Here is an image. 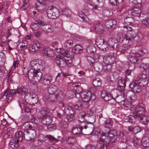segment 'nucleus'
Returning <instances> with one entry per match:
<instances>
[{
	"instance_id": "nucleus-12",
	"label": "nucleus",
	"mask_w": 149,
	"mask_h": 149,
	"mask_svg": "<svg viewBox=\"0 0 149 149\" xmlns=\"http://www.w3.org/2000/svg\"><path fill=\"white\" fill-rule=\"evenodd\" d=\"M135 81H138V83L142 87L146 86L148 83L146 76L144 74L139 75Z\"/></svg>"
},
{
	"instance_id": "nucleus-55",
	"label": "nucleus",
	"mask_w": 149,
	"mask_h": 149,
	"mask_svg": "<svg viewBox=\"0 0 149 149\" xmlns=\"http://www.w3.org/2000/svg\"><path fill=\"white\" fill-rule=\"evenodd\" d=\"M47 139H49V141L54 142H56L58 141V140L52 136L51 135H47Z\"/></svg>"
},
{
	"instance_id": "nucleus-38",
	"label": "nucleus",
	"mask_w": 149,
	"mask_h": 149,
	"mask_svg": "<svg viewBox=\"0 0 149 149\" xmlns=\"http://www.w3.org/2000/svg\"><path fill=\"white\" fill-rule=\"evenodd\" d=\"M95 42L96 45H97V47L99 48L100 46H101L104 42L103 39L101 38L100 36L98 37L97 39L95 40Z\"/></svg>"
},
{
	"instance_id": "nucleus-53",
	"label": "nucleus",
	"mask_w": 149,
	"mask_h": 149,
	"mask_svg": "<svg viewBox=\"0 0 149 149\" xmlns=\"http://www.w3.org/2000/svg\"><path fill=\"white\" fill-rule=\"evenodd\" d=\"M113 125V122L110 120H107L105 123V126L106 128H111Z\"/></svg>"
},
{
	"instance_id": "nucleus-41",
	"label": "nucleus",
	"mask_w": 149,
	"mask_h": 149,
	"mask_svg": "<svg viewBox=\"0 0 149 149\" xmlns=\"http://www.w3.org/2000/svg\"><path fill=\"white\" fill-rule=\"evenodd\" d=\"M47 137L46 136H45L43 134H40L38 136V141L41 142H45L47 140Z\"/></svg>"
},
{
	"instance_id": "nucleus-44",
	"label": "nucleus",
	"mask_w": 149,
	"mask_h": 149,
	"mask_svg": "<svg viewBox=\"0 0 149 149\" xmlns=\"http://www.w3.org/2000/svg\"><path fill=\"white\" fill-rule=\"evenodd\" d=\"M96 51L95 46H89L87 48V51L89 53L93 54Z\"/></svg>"
},
{
	"instance_id": "nucleus-34",
	"label": "nucleus",
	"mask_w": 149,
	"mask_h": 149,
	"mask_svg": "<svg viewBox=\"0 0 149 149\" xmlns=\"http://www.w3.org/2000/svg\"><path fill=\"white\" fill-rule=\"evenodd\" d=\"M74 52L77 53H80L82 52V48L79 45H76L73 47Z\"/></svg>"
},
{
	"instance_id": "nucleus-21",
	"label": "nucleus",
	"mask_w": 149,
	"mask_h": 149,
	"mask_svg": "<svg viewBox=\"0 0 149 149\" xmlns=\"http://www.w3.org/2000/svg\"><path fill=\"white\" fill-rule=\"evenodd\" d=\"M52 79L50 76H44L41 79V83L44 86L48 85L51 82Z\"/></svg>"
},
{
	"instance_id": "nucleus-58",
	"label": "nucleus",
	"mask_w": 149,
	"mask_h": 149,
	"mask_svg": "<svg viewBox=\"0 0 149 149\" xmlns=\"http://www.w3.org/2000/svg\"><path fill=\"white\" fill-rule=\"evenodd\" d=\"M74 107L75 109L77 110L81 109L82 107L81 102H77L74 106Z\"/></svg>"
},
{
	"instance_id": "nucleus-18",
	"label": "nucleus",
	"mask_w": 149,
	"mask_h": 149,
	"mask_svg": "<svg viewBox=\"0 0 149 149\" xmlns=\"http://www.w3.org/2000/svg\"><path fill=\"white\" fill-rule=\"evenodd\" d=\"M101 96L104 100L106 101L110 100L113 97V95L109 92L105 90H103L102 91Z\"/></svg>"
},
{
	"instance_id": "nucleus-40",
	"label": "nucleus",
	"mask_w": 149,
	"mask_h": 149,
	"mask_svg": "<svg viewBox=\"0 0 149 149\" xmlns=\"http://www.w3.org/2000/svg\"><path fill=\"white\" fill-rule=\"evenodd\" d=\"M73 42L71 40H68L65 42L64 43V46L67 48H70L72 46Z\"/></svg>"
},
{
	"instance_id": "nucleus-13",
	"label": "nucleus",
	"mask_w": 149,
	"mask_h": 149,
	"mask_svg": "<svg viewBox=\"0 0 149 149\" xmlns=\"http://www.w3.org/2000/svg\"><path fill=\"white\" fill-rule=\"evenodd\" d=\"M116 58L112 56H107L104 57L103 62L106 65H111L115 62Z\"/></svg>"
},
{
	"instance_id": "nucleus-3",
	"label": "nucleus",
	"mask_w": 149,
	"mask_h": 149,
	"mask_svg": "<svg viewBox=\"0 0 149 149\" xmlns=\"http://www.w3.org/2000/svg\"><path fill=\"white\" fill-rule=\"evenodd\" d=\"M22 71L24 74H27L28 79L31 81L34 80L36 82H40L42 78V73L40 70L31 68L28 70L27 69L24 68Z\"/></svg>"
},
{
	"instance_id": "nucleus-25",
	"label": "nucleus",
	"mask_w": 149,
	"mask_h": 149,
	"mask_svg": "<svg viewBox=\"0 0 149 149\" xmlns=\"http://www.w3.org/2000/svg\"><path fill=\"white\" fill-rule=\"evenodd\" d=\"M58 88L56 86L54 85H51L48 88V92L49 94L53 95L56 92Z\"/></svg>"
},
{
	"instance_id": "nucleus-29",
	"label": "nucleus",
	"mask_w": 149,
	"mask_h": 149,
	"mask_svg": "<svg viewBox=\"0 0 149 149\" xmlns=\"http://www.w3.org/2000/svg\"><path fill=\"white\" fill-rule=\"evenodd\" d=\"M64 112L66 114H69L70 113H74V112L73 108L69 105H67L65 107Z\"/></svg>"
},
{
	"instance_id": "nucleus-60",
	"label": "nucleus",
	"mask_w": 149,
	"mask_h": 149,
	"mask_svg": "<svg viewBox=\"0 0 149 149\" xmlns=\"http://www.w3.org/2000/svg\"><path fill=\"white\" fill-rule=\"evenodd\" d=\"M22 43V44L20 45V47L22 49H25L27 47V43L26 41L23 42H20V43Z\"/></svg>"
},
{
	"instance_id": "nucleus-7",
	"label": "nucleus",
	"mask_w": 149,
	"mask_h": 149,
	"mask_svg": "<svg viewBox=\"0 0 149 149\" xmlns=\"http://www.w3.org/2000/svg\"><path fill=\"white\" fill-rule=\"evenodd\" d=\"M145 54L143 50H141L139 53L134 54L131 53L130 54L128 57V59L132 63L135 64L139 59L140 56H143Z\"/></svg>"
},
{
	"instance_id": "nucleus-61",
	"label": "nucleus",
	"mask_w": 149,
	"mask_h": 149,
	"mask_svg": "<svg viewBox=\"0 0 149 149\" xmlns=\"http://www.w3.org/2000/svg\"><path fill=\"white\" fill-rule=\"evenodd\" d=\"M130 38L132 40L133 43L135 42H137L140 40L139 37V36L137 35L136 36L134 37H132V38Z\"/></svg>"
},
{
	"instance_id": "nucleus-2",
	"label": "nucleus",
	"mask_w": 149,
	"mask_h": 149,
	"mask_svg": "<svg viewBox=\"0 0 149 149\" xmlns=\"http://www.w3.org/2000/svg\"><path fill=\"white\" fill-rule=\"evenodd\" d=\"M73 53L71 51L65 50L56 56L55 62L61 67H64L66 65L68 67H70L73 65Z\"/></svg>"
},
{
	"instance_id": "nucleus-51",
	"label": "nucleus",
	"mask_w": 149,
	"mask_h": 149,
	"mask_svg": "<svg viewBox=\"0 0 149 149\" xmlns=\"http://www.w3.org/2000/svg\"><path fill=\"white\" fill-rule=\"evenodd\" d=\"M142 23L145 26L148 27L149 26L148 18V17H146L143 19L142 21Z\"/></svg>"
},
{
	"instance_id": "nucleus-47",
	"label": "nucleus",
	"mask_w": 149,
	"mask_h": 149,
	"mask_svg": "<svg viewBox=\"0 0 149 149\" xmlns=\"http://www.w3.org/2000/svg\"><path fill=\"white\" fill-rule=\"evenodd\" d=\"M9 91L8 89H7L1 95H0V98H3V100L6 99L7 97Z\"/></svg>"
},
{
	"instance_id": "nucleus-28",
	"label": "nucleus",
	"mask_w": 149,
	"mask_h": 149,
	"mask_svg": "<svg viewBox=\"0 0 149 149\" xmlns=\"http://www.w3.org/2000/svg\"><path fill=\"white\" fill-rule=\"evenodd\" d=\"M134 22V18L132 17H128L124 19V22L127 25H132Z\"/></svg>"
},
{
	"instance_id": "nucleus-57",
	"label": "nucleus",
	"mask_w": 149,
	"mask_h": 149,
	"mask_svg": "<svg viewBox=\"0 0 149 149\" xmlns=\"http://www.w3.org/2000/svg\"><path fill=\"white\" fill-rule=\"evenodd\" d=\"M141 130L140 127L138 126H135L133 130V132L134 134H136Z\"/></svg>"
},
{
	"instance_id": "nucleus-54",
	"label": "nucleus",
	"mask_w": 149,
	"mask_h": 149,
	"mask_svg": "<svg viewBox=\"0 0 149 149\" xmlns=\"http://www.w3.org/2000/svg\"><path fill=\"white\" fill-rule=\"evenodd\" d=\"M74 114L70 113L69 114H67L68 115L67 116V118L69 121H72L74 120L75 117Z\"/></svg>"
},
{
	"instance_id": "nucleus-14",
	"label": "nucleus",
	"mask_w": 149,
	"mask_h": 149,
	"mask_svg": "<svg viewBox=\"0 0 149 149\" xmlns=\"http://www.w3.org/2000/svg\"><path fill=\"white\" fill-rule=\"evenodd\" d=\"M92 93L90 91H85L81 93V96L82 100L83 102H87L91 99Z\"/></svg>"
},
{
	"instance_id": "nucleus-64",
	"label": "nucleus",
	"mask_w": 149,
	"mask_h": 149,
	"mask_svg": "<svg viewBox=\"0 0 149 149\" xmlns=\"http://www.w3.org/2000/svg\"><path fill=\"white\" fill-rule=\"evenodd\" d=\"M47 128L50 130H52L55 129L56 128L55 125L54 124H52L49 125L47 126Z\"/></svg>"
},
{
	"instance_id": "nucleus-59",
	"label": "nucleus",
	"mask_w": 149,
	"mask_h": 149,
	"mask_svg": "<svg viewBox=\"0 0 149 149\" xmlns=\"http://www.w3.org/2000/svg\"><path fill=\"white\" fill-rule=\"evenodd\" d=\"M34 24H39L40 25L43 26L44 25V22L41 20H35L33 22Z\"/></svg>"
},
{
	"instance_id": "nucleus-4",
	"label": "nucleus",
	"mask_w": 149,
	"mask_h": 149,
	"mask_svg": "<svg viewBox=\"0 0 149 149\" xmlns=\"http://www.w3.org/2000/svg\"><path fill=\"white\" fill-rule=\"evenodd\" d=\"M93 128H90L87 125H84V123L80 124L79 127H74L72 130V133L74 134H78L82 133L84 135H88L93 132Z\"/></svg>"
},
{
	"instance_id": "nucleus-46",
	"label": "nucleus",
	"mask_w": 149,
	"mask_h": 149,
	"mask_svg": "<svg viewBox=\"0 0 149 149\" xmlns=\"http://www.w3.org/2000/svg\"><path fill=\"white\" fill-rule=\"evenodd\" d=\"M126 120H127L129 122L133 123L136 121V118L134 116L130 115L127 117Z\"/></svg>"
},
{
	"instance_id": "nucleus-20",
	"label": "nucleus",
	"mask_w": 149,
	"mask_h": 149,
	"mask_svg": "<svg viewBox=\"0 0 149 149\" xmlns=\"http://www.w3.org/2000/svg\"><path fill=\"white\" fill-rule=\"evenodd\" d=\"M40 119L43 124L48 125L52 122V117L48 115L44 117H41Z\"/></svg>"
},
{
	"instance_id": "nucleus-49",
	"label": "nucleus",
	"mask_w": 149,
	"mask_h": 149,
	"mask_svg": "<svg viewBox=\"0 0 149 149\" xmlns=\"http://www.w3.org/2000/svg\"><path fill=\"white\" fill-rule=\"evenodd\" d=\"M100 49H102L103 51H106L107 50L109 49V50L110 48L108 46V44H106L104 42L103 44H102L100 46L99 48Z\"/></svg>"
},
{
	"instance_id": "nucleus-8",
	"label": "nucleus",
	"mask_w": 149,
	"mask_h": 149,
	"mask_svg": "<svg viewBox=\"0 0 149 149\" xmlns=\"http://www.w3.org/2000/svg\"><path fill=\"white\" fill-rule=\"evenodd\" d=\"M130 110L137 118L143 116V114L145 113V109L142 106H137L135 109L131 107Z\"/></svg>"
},
{
	"instance_id": "nucleus-52",
	"label": "nucleus",
	"mask_w": 149,
	"mask_h": 149,
	"mask_svg": "<svg viewBox=\"0 0 149 149\" xmlns=\"http://www.w3.org/2000/svg\"><path fill=\"white\" fill-rule=\"evenodd\" d=\"M61 13L62 15H65L68 17L70 18L71 17V15L68 14L69 13V10L68 9H65L62 10L61 11Z\"/></svg>"
},
{
	"instance_id": "nucleus-6",
	"label": "nucleus",
	"mask_w": 149,
	"mask_h": 149,
	"mask_svg": "<svg viewBox=\"0 0 149 149\" xmlns=\"http://www.w3.org/2000/svg\"><path fill=\"white\" fill-rule=\"evenodd\" d=\"M47 13L48 17L52 19L56 18L60 14L58 10L54 6L49 7L47 10Z\"/></svg>"
},
{
	"instance_id": "nucleus-5",
	"label": "nucleus",
	"mask_w": 149,
	"mask_h": 149,
	"mask_svg": "<svg viewBox=\"0 0 149 149\" xmlns=\"http://www.w3.org/2000/svg\"><path fill=\"white\" fill-rule=\"evenodd\" d=\"M118 41L123 43V45L120 47L118 51L123 54L126 52L127 50L129 49L128 47L133 44L132 40L129 36L126 34L125 35V38L124 39H121Z\"/></svg>"
},
{
	"instance_id": "nucleus-37",
	"label": "nucleus",
	"mask_w": 149,
	"mask_h": 149,
	"mask_svg": "<svg viewBox=\"0 0 149 149\" xmlns=\"http://www.w3.org/2000/svg\"><path fill=\"white\" fill-rule=\"evenodd\" d=\"M94 29L95 31L99 33H102L103 30L102 26L100 24L96 25Z\"/></svg>"
},
{
	"instance_id": "nucleus-23",
	"label": "nucleus",
	"mask_w": 149,
	"mask_h": 149,
	"mask_svg": "<svg viewBox=\"0 0 149 149\" xmlns=\"http://www.w3.org/2000/svg\"><path fill=\"white\" fill-rule=\"evenodd\" d=\"M108 45L110 48L109 50L113 51L114 50L115 46H117V45L114 42L113 39L111 38L108 41Z\"/></svg>"
},
{
	"instance_id": "nucleus-43",
	"label": "nucleus",
	"mask_w": 149,
	"mask_h": 149,
	"mask_svg": "<svg viewBox=\"0 0 149 149\" xmlns=\"http://www.w3.org/2000/svg\"><path fill=\"white\" fill-rule=\"evenodd\" d=\"M78 15L84 21L88 22L89 20V19L87 16L82 12L79 13Z\"/></svg>"
},
{
	"instance_id": "nucleus-16",
	"label": "nucleus",
	"mask_w": 149,
	"mask_h": 149,
	"mask_svg": "<svg viewBox=\"0 0 149 149\" xmlns=\"http://www.w3.org/2000/svg\"><path fill=\"white\" fill-rule=\"evenodd\" d=\"M40 48L39 43L38 42H35L29 45V49L31 52H36L38 51Z\"/></svg>"
},
{
	"instance_id": "nucleus-24",
	"label": "nucleus",
	"mask_w": 149,
	"mask_h": 149,
	"mask_svg": "<svg viewBox=\"0 0 149 149\" xmlns=\"http://www.w3.org/2000/svg\"><path fill=\"white\" fill-rule=\"evenodd\" d=\"M49 110L47 107H42L40 109V114L42 116L41 117H44L48 115Z\"/></svg>"
},
{
	"instance_id": "nucleus-62",
	"label": "nucleus",
	"mask_w": 149,
	"mask_h": 149,
	"mask_svg": "<svg viewBox=\"0 0 149 149\" xmlns=\"http://www.w3.org/2000/svg\"><path fill=\"white\" fill-rule=\"evenodd\" d=\"M78 118L79 120L81 123V124L82 123H84V125H86V120H85L84 118H81V117L80 115L78 116Z\"/></svg>"
},
{
	"instance_id": "nucleus-36",
	"label": "nucleus",
	"mask_w": 149,
	"mask_h": 149,
	"mask_svg": "<svg viewBox=\"0 0 149 149\" xmlns=\"http://www.w3.org/2000/svg\"><path fill=\"white\" fill-rule=\"evenodd\" d=\"M44 54L49 57L52 56L53 54V51L51 49L49 48H46L44 50Z\"/></svg>"
},
{
	"instance_id": "nucleus-33",
	"label": "nucleus",
	"mask_w": 149,
	"mask_h": 149,
	"mask_svg": "<svg viewBox=\"0 0 149 149\" xmlns=\"http://www.w3.org/2000/svg\"><path fill=\"white\" fill-rule=\"evenodd\" d=\"M132 143L135 147L138 148L140 146L141 142L140 139L136 137H134L133 139Z\"/></svg>"
},
{
	"instance_id": "nucleus-10",
	"label": "nucleus",
	"mask_w": 149,
	"mask_h": 149,
	"mask_svg": "<svg viewBox=\"0 0 149 149\" xmlns=\"http://www.w3.org/2000/svg\"><path fill=\"white\" fill-rule=\"evenodd\" d=\"M138 82V81H134L129 85L130 88L134 93L139 92L141 91V87Z\"/></svg>"
},
{
	"instance_id": "nucleus-39",
	"label": "nucleus",
	"mask_w": 149,
	"mask_h": 149,
	"mask_svg": "<svg viewBox=\"0 0 149 149\" xmlns=\"http://www.w3.org/2000/svg\"><path fill=\"white\" fill-rule=\"evenodd\" d=\"M29 0H25L23 1V4L21 6L20 9L22 10H25L29 7Z\"/></svg>"
},
{
	"instance_id": "nucleus-9",
	"label": "nucleus",
	"mask_w": 149,
	"mask_h": 149,
	"mask_svg": "<svg viewBox=\"0 0 149 149\" xmlns=\"http://www.w3.org/2000/svg\"><path fill=\"white\" fill-rule=\"evenodd\" d=\"M24 138L27 141H30L33 140L36 136V133L34 130L29 131L25 130L24 132Z\"/></svg>"
},
{
	"instance_id": "nucleus-17",
	"label": "nucleus",
	"mask_w": 149,
	"mask_h": 149,
	"mask_svg": "<svg viewBox=\"0 0 149 149\" xmlns=\"http://www.w3.org/2000/svg\"><path fill=\"white\" fill-rule=\"evenodd\" d=\"M17 93L22 96L25 97L26 94L28 92V90L27 88L23 86H19L17 88Z\"/></svg>"
},
{
	"instance_id": "nucleus-27",
	"label": "nucleus",
	"mask_w": 149,
	"mask_h": 149,
	"mask_svg": "<svg viewBox=\"0 0 149 149\" xmlns=\"http://www.w3.org/2000/svg\"><path fill=\"white\" fill-rule=\"evenodd\" d=\"M141 143L144 147H149V138L147 136L143 137L141 140Z\"/></svg>"
},
{
	"instance_id": "nucleus-22",
	"label": "nucleus",
	"mask_w": 149,
	"mask_h": 149,
	"mask_svg": "<svg viewBox=\"0 0 149 149\" xmlns=\"http://www.w3.org/2000/svg\"><path fill=\"white\" fill-rule=\"evenodd\" d=\"M139 120L142 123L146 124L149 121V116L147 114H143V116L138 118Z\"/></svg>"
},
{
	"instance_id": "nucleus-11",
	"label": "nucleus",
	"mask_w": 149,
	"mask_h": 149,
	"mask_svg": "<svg viewBox=\"0 0 149 149\" xmlns=\"http://www.w3.org/2000/svg\"><path fill=\"white\" fill-rule=\"evenodd\" d=\"M95 108L93 107L90 110L88 111H91V112L92 113V114H90L91 115H89L88 116H87V117H86V118L87 120H86V122L87 123L92 124L95 122V120L96 116L94 113L95 112Z\"/></svg>"
},
{
	"instance_id": "nucleus-45",
	"label": "nucleus",
	"mask_w": 149,
	"mask_h": 149,
	"mask_svg": "<svg viewBox=\"0 0 149 149\" xmlns=\"http://www.w3.org/2000/svg\"><path fill=\"white\" fill-rule=\"evenodd\" d=\"M93 84L95 86L99 87L101 85V82L99 79L95 78L93 79Z\"/></svg>"
},
{
	"instance_id": "nucleus-1",
	"label": "nucleus",
	"mask_w": 149,
	"mask_h": 149,
	"mask_svg": "<svg viewBox=\"0 0 149 149\" xmlns=\"http://www.w3.org/2000/svg\"><path fill=\"white\" fill-rule=\"evenodd\" d=\"M117 137V133L116 130L112 129L106 134L103 132L97 144V147L100 149H107L111 143L115 141Z\"/></svg>"
},
{
	"instance_id": "nucleus-56",
	"label": "nucleus",
	"mask_w": 149,
	"mask_h": 149,
	"mask_svg": "<svg viewBox=\"0 0 149 149\" xmlns=\"http://www.w3.org/2000/svg\"><path fill=\"white\" fill-rule=\"evenodd\" d=\"M87 58L91 65H94V60L93 58L89 56Z\"/></svg>"
},
{
	"instance_id": "nucleus-63",
	"label": "nucleus",
	"mask_w": 149,
	"mask_h": 149,
	"mask_svg": "<svg viewBox=\"0 0 149 149\" xmlns=\"http://www.w3.org/2000/svg\"><path fill=\"white\" fill-rule=\"evenodd\" d=\"M17 93V89H10L9 92V94L11 96H14Z\"/></svg>"
},
{
	"instance_id": "nucleus-31",
	"label": "nucleus",
	"mask_w": 149,
	"mask_h": 149,
	"mask_svg": "<svg viewBox=\"0 0 149 149\" xmlns=\"http://www.w3.org/2000/svg\"><path fill=\"white\" fill-rule=\"evenodd\" d=\"M29 99L31 100L32 104L36 103L38 100L37 95L33 93L30 94Z\"/></svg>"
},
{
	"instance_id": "nucleus-35",
	"label": "nucleus",
	"mask_w": 149,
	"mask_h": 149,
	"mask_svg": "<svg viewBox=\"0 0 149 149\" xmlns=\"http://www.w3.org/2000/svg\"><path fill=\"white\" fill-rule=\"evenodd\" d=\"M91 111H82L79 113L78 115H80L81 118H84L86 120H87V116H88L90 115V114H92Z\"/></svg>"
},
{
	"instance_id": "nucleus-26",
	"label": "nucleus",
	"mask_w": 149,
	"mask_h": 149,
	"mask_svg": "<svg viewBox=\"0 0 149 149\" xmlns=\"http://www.w3.org/2000/svg\"><path fill=\"white\" fill-rule=\"evenodd\" d=\"M19 146L18 141L16 140H11L8 144V146L12 148H15Z\"/></svg>"
},
{
	"instance_id": "nucleus-50",
	"label": "nucleus",
	"mask_w": 149,
	"mask_h": 149,
	"mask_svg": "<svg viewBox=\"0 0 149 149\" xmlns=\"http://www.w3.org/2000/svg\"><path fill=\"white\" fill-rule=\"evenodd\" d=\"M67 142L70 144H73L76 142V139L72 137H68V138Z\"/></svg>"
},
{
	"instance_id": "nucleus-42",
	"label": "nucleus",
	"mask_w": 149,
	"mask_h": 149,
	"mask_svg": "<svg viewBox=\"0 0 149 149\" xmlns=\"http://www.w3.org/2000/svg\"><path fill=\"white\" fill-rule=\"evenodd\" d=\"M118 84L120 88L123 89L126 86V81L124 79H122L118 81Z\"/></svg>"
},
{
	"instance_id": "nucleus-30",
	"label": "nucleus",
	"mask_w": 149,
	"mask_h": 149,
	"mask_svg": "<svg viewBox=\"0 0 149 149\" xmlns=\"http://www.w3.org/2000/svg\"><path fill=\"white\" fill-rule=\"evenodd\" d=\"M30 65L31 66L32 68H34V69L35 68V67L36 66H37L38 65L39 66V69L43 70L44 68V67L43 65L39 64L38 63L37 61L35 60L32 61L30 62Z\"/></svg>"
},
{
	"instance_id": "nucleus-19",
	"label": "nucleus",
	"mask_w": 149,
	"mask_h": 149,
	"mask_svg": "<svg viewBox=\"0 0 149 149\" xmlns=\"http://www.w3.org/2000/svg\"><path fill=\"white\" fill-rule=\"evenodd\" d=\"M116 24V22L115 20L110 19L107 21L105 24L106 27L108 29H113Z\"/></svg>"
},
{
	"instance_id": "nucleus-32",
	"label": "nucleus",
	"mask_w": 149,
	"mask_h": 149,
	"mask_svg": "<svg viewBox=\"0 0 149 149\" xmlns=\"http://www.w3.org/2000/svg\"><path fill=\"white\" fill-rule=\"evenodd\" d=\"M15 140L18 142L22 141L23 138V135L22 132H16L15 134Z\"/></svg>"
},
{
	"instance_id": "nucleus-15",
	"label": "nucleus",
	"mask_w": 149,
	"mask_h": 149,
	"mask_svg": "<svg viewBox=\"0 0 149 149\" xmlns=\"http://www.w3.org/2000/svg\"><path fill=\"white\" fill-rule=\"evenodd\" d=\"M141 4L138 3L136 6L132 10L131 13L132 15L135 16H139V14L141 12Z\"/></svg>"
},
{
	"instance_id": "nucleus-48",
	"label": "nucleus",
	"mask_w": 149,
	"mask_h": 149,
	"mask_svg": "<svg viewBox=\"0 0 149 149\" xmlns=\"http://www.w3.org/2000/svg\"><path fill=\"white\" fill-rule=\"evenodd\" d=\"M139 68L141 69H142V71L147 70L149 69V63H142L140 66Z\"/></svg>"
}]
</instances>
